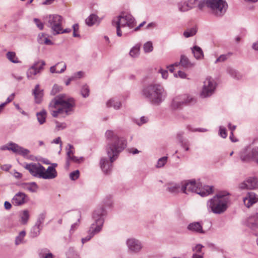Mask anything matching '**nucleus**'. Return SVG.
Here are the masks:
<instances>
[{
  "label": "nucleus",
  "instance_id": "1",
  "mask_svg": "<svg viewBox=\"0 0 258 258\" xmlns=\"http://www.w3.org/2000/svg\"><path fill=\"white\" fill-rule=\"evenodd\" d=\"M105 137L107 140L106 150L109 160L102 157L100 160V166L105 174H109L111 171L112 163L116 160L118 154L125 147V141L119 138L113 131H107Z\"/></svg>",
  "mask_w": 258,
  "mask_h": 258
},
{
  "label": "nucleus",
  "instance_id": "2",
  "mask_svg": "<svg viewBox=\"0 0 258 258\" xmlns=\"http://www.w3.org/2000/svg\"><path fill=\"white\" fill-rule=\"evenodd\" d=\"M75 106V101L74 98L65 94H60L56 96L50 101L49 109L52 116L56 117L59 114H71L73 112Z\"/></svg>",
  "mask_w": 258,
  "mask_h": 258
},
{
  "label": "nucleus",
  "instance_id": "3",
  "mask_svg": "<svg viewBox=\"0 0 258 258\" xmlns=\"http://www.w3.org/2000/svg\"><path fill=\"white\" fill-rule=\"evenodd\" d=\"M141 94L151 104L155 105H159L167 96L163 87L158 84H151L145 86L143 88Z\"/></svg>",
  "mask_w": 258,
  "mask_h": 258
},
{
  "label": "nucleus",
  "instance_id": "4",
  "mask_svg": "<svg viewBox=\"0 0 258 258\" xmlns=\"http://www.w3.org/2000/svg\"><path fill=\"white\" fill-rule=\"evenodd\" d=\"M227 195L221 192L209 200L207 203L208 210L216 214L224 213L228 208L229 198Z\"/></svg>",
  "mask_w": 258,
  "mask_h": 258
},
{
  "label": "nucleus",
  "instance_id": "5",
  "mask_svg": "<svg viewBox=\"0 0 258 258\" xmlns=\"http://www.w3.org/2000/svg\"><path fill=\"white\" fill-rule=\"evenodd\" d=\"M105 214V210L103 207L97 208L93 213V219L94 222L93 223L88 230V235L82 238L83 244L90 240L96 234L99 233L104 223L103 216Z\"/></svg>",
  "mask_w": 258,
  "mask_h": 258
},
{
  "label": "nucleus",
  "instance_id": "6",
  "mask_svg": "<svg viewBox=\"0 0 258 258\" xmlns=\"http://www.w3.org/2000/svg\"><path fill=\"white\" fill-rule=\"evenodd\" d=\"M181 192L186 195L196 193L202 197H206L213 192V186L204 185L197 183L195 180H184L181 182Z\"/></svg>",
  "mask_w": 258,
  "mask_h": 258
},
{
  "label": "nucleus",
  "instance_id": "7",
  "mask_svg": "<svg viewBox=\"0 0 258 258\" xmlns=\"http://www.w3.org/2000/svg\"><path fill=\"white\" fill-rule=\"evenodd\" d=\"M208 8L211 13L218 17L223 16L228 8V4L225 0H209Z\"/></svg>",
  "mask_w": 258,
  "mask_h": 258
},
{
  "label": "nucleus",
  "instance_id": "8",
  "mask_svg": "<svg viewBox=\"0 0 258 258\" xmlns=\"http://www.w3.org/2000/svg\"><path fill=\"white\" fill-rule=\"evenodd\" d=\"M114 23L119 24L122 28L128 27L131 29L134 28L136 25V22L134 17L130 14L123 12L121 14L113 18L112 21V25Z\"/></svg>",
  "mask_w": 258,
  "mask_h": 258
},
{
  "label": "nucleus",
  "instance_id": "9",
  "mask_svg": "<svg viewBox=\"0 0 258 258\" xmlns=\"http://www.w3.org/2000/svg\"><path fill=\"white\" fill-rule=\"evenodd\" d=\"M62 17L58 15H50L47 18V26L51 29L53 35L59 34L61 30Z\"/></svg>",
  "mask_w": 258,
  "mask_h": 258
},
{
  "label": "nucleus",
  "instance_id": "10",
  "mask_svg": "<svg viewBox=\"0 0 258 258\" xmlns=\"http://www.w3.org/2000/svg\"><path fill=\"white\" fill-rule=\"evenodd\" d=\"M216 83L211 77H207L204 82V85L200 95L202 98H206L211 96L216 88Z\"/></svg>",
  "mask_w": 258,
  "mask_h": 258
},
{
  "label": "nucleus",
  "instance_id": "11",
  "mask_svg": "<svg viewBox=\"0 0 258 258\" xmlns=\"http://www.w3.org/2000/svg\"><path fill=\"white\" fill-rule=\"evenodd\" d=\"M45 65V62L43 60L36 61L33 64L28 70L27 77L29 80H33L34 76L40 73L43 70V67Z\"/></svg>",
  "mask_w": 258,
  "mask_h": 258
},
{
  "label": "nucleus",
  "instance_id": "12",
  "mask_svg": "<svg viewBox=\"0 0 258 258\" xmlns=\"http://www.w3.org/2000/svg\"><path fill=\"white\" fill-rule=\"evenodd\" d=\"M23 167L28 170L33 176L41 178L42 171L44 170V167L40 163L25 164Z\"/></svg>",
  "mask_w": 258,
  "mask_h": 258
},
{
  "label": "nucleus",
  "instance_id": "13",
  "mask_svg": "<svg viewBox=\"0 0 258 258\" xmlns=\"http://www.w3.org/2000/svg\"><path fill=\"white\" fill-rule=\"evenodd\" d=\"M244 225L258 235V213L247 217L244 221Z\"/></svg>",
  "mask_w": 258,
  "mask_h": 258
},
{
  "label": "nucleus",
  "instance_id": "14",
  "mask_svg": "<svg viewBox=\"0 0 258 258\" xmlns=\"http://www.w3.org/2000/svg\"><path fill=\"white\" fill-rule=\"evenodd\" d=\"M126 244L129 251L131 252L138 253L143 247L142 243L139 240L134 238L127 239Z\"/></svg>",
  "mask_w": 258,
  "mask_h": 258
},
{
  "label": "nucleus",
  "instance_id": "15",
  "mask_svg": "<svg viewBox=\"0 0 258 258\" xmlns=\"http://www.w3.org/2000/svg\"><path fill=\"white\" fill-rule=\"evenodd\" d=\"M7 150L12 151L13 152L23 156H27L30 153V151L28 149L24 148L13 142L10 143V147L7 148Z\"/></svg>",
  "mask_w": 258,
  "mask_h": 258
},
{
  "label": "nucleus",
  "instance_id": "16",
  "mask_svg": "<svg viewBox=\"0 0 258 258\" xmlns=\"http://www.w3.org/2000/svg\"><path fill=\"white\" fill-rule=\"evenodd\" d=\"M257 187V180L255 177H250L239 184V188L242 189H252Z\"/></svg>",
  "mask_w": 258,
  "mask_h": 258
},
{
  "label": "nucleus",
  "instance_id": "17",
  "mask_svg": "<svg viewBox=\"0 0 258 258\" xmlns=\"http://www.w3.org/2000/svg\"><path fill=\"white\" fill-rule=\"evenodd\" d=\"M258 201V196L253 192H248L243 198L244 205L248 208Z\"/></svg>",
  "mask_w": 258,
  "mask_h": 258
},
{
  "label": "nucleus",
  "instance_id": "18",
  "mask_svg": "<svg viewBox=\"0 0 258 258\" xmlns=\"http://www.w3.org/2000/svg\"><path fill=\"white\" fill-rule=\"evenodd\" d=\"M28 201V196L24 192L17 193L12 200V204L15 206H21Z\"/></svg>",
  "mask_w": 258,
  "mask_h": 258
},
{
  "label": "nucleus",
  "instance_id": "19",
  "mask_svg": "<svg viewBox=\"0 0 258 258\" xmlns=\"http://www.w3.org/2000/svg\"><path fill=\"white\" fill-rule=\"evenodd\" d=\"M189 231L199 234H205V231L203 228V223L201 222H194L189 224L187 226Z\"/></svg>",
  "mask_w": 258,
  "mask_h": 258
},
{
  "label": "nucleus",
  "instance_id": "20",
  "mask_svg": "<svg viewBox=\"0 0 258 258\" xmlns=\"http://www.w3.org/2000/svg\"><path fill=\"white\" fill-rule=\"evenodd\" d=\"M57 176V172L54 167L49 166L46 170L42 171V177L43 179H53Z\"/></svg>",
  "mask_w": 258,
  "mask_h": 258
},
{
  "label": "nucleus",
  "instance_id": "21",
  "mask_svg": "<svg viewBox=\"0 0 258 258\" xmlns=\"http://www.w3.org/2000/svg\"><path fill=\"white\" fill-rule=\"evenodd\" d=\"M252 149L245 148L241 151L240 153V158L243 162H248L251 160H253V154H252Z\"/></svg>",
  "mask_w": 258,
  "mask_h": 258
},
{
  "label": "nucleus",
  "instance_id": "22",
  "mask_svg": "<svg viewBox=\"0 0 258 258\" xmlns=\"http://www.w3.org/2000/svg\"><path fill=\"white\" fill-rule=\"evenodd\" d=\"M166 191L176 195L181 191V182L180 183H171L167 185Z\"/></svg>",
  "mask_w": 258,
  "mask_h": 258
},
{
  "label": "nucleus",
  "instance_id": "23",
  "mask_svg": "<svg viewBox=\"0 0 258 258\" xmlns=\"http://www.w3.org/2000/svg\"><path fill=\"white\" fill-rule=\"evenodd\" d=\"M183 105H184V104L182 95L174 97L171 104V107L173 109H180Z\"/></svg>",
  "mask_w": 258,
  "mask_h": 258
},
{
  "label": "nucleus",
  "instance_id": "24",
  "mask_svg": "<svg viewBox=\"0 0 258 258\" xmlns=\"http://www.w3.org/2000/svg\"><path fill=\"white\" fill-rule=\"evenodd\" d=\"M67 66L66 63L63 62H58L55 66L51 67L50 68V72L51 73H62L66 70Z\"/></svg>",
  "mask_w": 258,
  "mask_h": 258
},
{
  "label": "nucleus",
  "instance_id": "25",
  "mask_svg": "<svg viewBox=\"0 0 258 258\" xmlns=\"http://www.w3.org/2000/svg\"><path fill=\"white\" fill-rule=\"evenodd\" d=\"M33 94L35 96V101L37 103H40L43 96V90L39 88V85L35 86L33 90Z\"/></svg>",
  "mask_w": 258,
  "mask_h": 258
},
{
  "label": "nucleus",
  "instance_id": "26",
  "mask_svg": "<svg viewBox=\"0 0 258 258\" xmlns=\"http://www.w3.org/2000/svg\"><path fill=\"white\" fill-rule=\"evenodd\" d=\"M192 52L194 54V57L197 59H201L204 57V53L201 49V47H200L198 46H194L191 48Z\"/></svg>",
  "mask_w": 258,
  "mask_h": 258
},
{
  "label": "nucleus",
  "instance_id": "27",
  "mask_svg": "<svg viewBox=\"0 0 258 258\" xmlns=\"http://www.w3.org/2000/svg\"><path fill=\"white\" fill-rule=\"evenodd\" d=\"M121 102L116 98L109 100L106 103L108 107H113L115 109H118L121 106Z\"/></svg>",
  "mask_w": 258,
  "mask_h": 258
},
{
  "label": "nucleus",
  "instance_id": "28",
  "mask_svg": "<svg viewBox=\"0 0 258 258\" xmlns=\"http://www.w3.org/2000/svg\"><path fill=\"white\" fill-rule=\"evenodd\" d=\"M178 10L181 12H185L191 10L188 1L180 2L177 4Z\"/></svg>",
  "mask_w": 258,
  "mask_h": 258
},
{
  "label": "nucleus",
  "instance_id": "29",
  "mask_svg": "<svg viewBox=\"0 0 258 258\" xmlns=\"http://www.w3.org/2000/svg\"><path fill=\"white\" fill-rule=\"evenodd\" d=\"M184 105L194 104L197 102L196 98L188 94H182Z\"/></svg>",
  "mask_w": 258,
  "mask_h": 258
},
{
  "label": "nucleus",
  "instance_id": "30",
  "mask_svg": "<svg viewBox=\"0 0 258 258\" xmlns=\"http://www.w3.org/2000/svg\"><path fill=\"white\" fill-rule=\"evenodd\" d=\"M179 63L184 68H188L192 67L194 66V63H192L188 58L184 55H182L180 57V60Z\"/></svg>",
  "mask_w": 258,
  "mask_h": 258
},
{
  "label": "nucleus",
  "instance_id": "31",
  "mask_svg": "<svg viewBox=\"0 0 258 258\" xmlns=\"http://www.w3.org/2000/svg\"><path fill=\"white\" fill-rule=\"evenodd\" d=\"M227 72L234 79L238 80L242 78V76L240 73L231 68H228L227 69Z\"/></svg>",
  "mask_w": 258,
  "mask_h": 258
},
{
  "label": "nucleus",
  "instance_id": "32",
  "mask_svg": "<svg viewBox=\"0 0 258 258\" xmlns=\"http://www.w3.org/2000/svg\"><path fill=\"white\" fill-rule=\"evenodd\" d=\"M98 17L95 14L90 15L85 20L86 25L92 26L95 25L98 21Z\"/></svg>",
  "mask_w": 258,
  "mask_h": 258
},
{
  "label": "nucleus",
  "instance_id": "33",
  "mask_svg": "<svg viewBox=\"0 0 258 258\" xmlns=\"http://www.w3.org/2000/svg\"><path fill=\"white\" fill-rule=\"evenodd\" d=\"M36 116L39 123L40 124H43L46 120V111L45 110H42L36 113Z\"/></svg>",
  "mask_w": 258,
  "mask_h": 258
},
{
  "label": "nucleus",
  "instance_id": "34",
  "mask_svg": "<svg viewBox=\"0 0 258 258\" xmlns=\"http://www.w3.org/2000/svg\"><path fill=\"white\" fill-rule=\"evenodd\" d=\"M46 213L45 212H43L40 213L37 217V220L35 222V225L41 227L42 228L43 224L46 217Z\"/></svg>",
  "mask_w": 258,
  "mask_h": 258
},
{
  "label": "nucleus",
  "instance_id": "35",
  "mask_svg": "<svg viewBox=\"0 0 258 258\" xmlns=\"http://www.w3.org/2000/svg\"><path fill=\"white\" fill-rule=\"evenodd\" d=\"M39 255L40 258H54L52 253L47 248H44L40 250Z\"/></svg>",
  "mask_w": 258,
  "mask_h": 258
},
{
  "label": "nucleus",
  "instance_id": "36",
  "mask_svg": "<svg viewBox=\"0 0 258 258\" xmlns=\"http://www.w3.org/2000/svg\"><path fill=\"white\" fill-rule=\"evenodd\" d=\"M30 217L29 212L28 210L23 211L21 215V222L22 224L25 225L27 223Z\"/></svg>",
  "mask_w": 258,
  "mask_h": 258
},
{
  "label": "nucleus",
  "instance_id": "37",
  "mask_svg": "<svg viewBox=\"0 0 258 258\" xmlns=\"http://www.w3.org/2000/svg\"><path fill=\"white\" fill-rule=\"evenodd\" d=\"M7 58L12 62L18 63L21 62L16 56V53L12 51L8 52L6 54Z\"/></svg>",
  "mask_w": 258,
  "mask_h": 258
},
{
  "label": "nucleus",
  "instance_id": "38",
  "mask_svg": "<svg viewBox=\"0 0 258 258\" xmlns=\"http://www.w3.org/2000/svg\"><path fill=\"white\" fill-rule=\"evenodd\" d=\"M42 228L41 227L34 225L31 229V237L33 238L37 237L40 234V231L42 230Z\"/></svg>",
  "mask_w": 258,
  "mask_h": 258
},
{
  "label": "nucleus",
  "instance_id": "39",
  "mask_svg": "<svg viewBox=\"0 0 258 258\" xmlns=\"http://www.w3.org/2000/svg\"><path fill=\"white\" fill-rule=\"evenodd\" d=\"M140 45L136 44L130 51V55L132 57H137L140 54Z\"/></svg>",
  "mask_w": 258,
  "mask_h": 258
},
{
  "label": "nucleus",
  "instance_id": "40",
  "mask_svg": "<svg viewBox=\"0 0 258 258\" xmlns=\"http://www.w3.org/2000/svg\"><path fill=\"white\" fill-rule=\"evenodd\" d=\"M26 236V232L23 230L21 231L19 235L16 237L15 240V243L16 245H18L21 243H23L24 242V238Z\"/></svg>",
  "mask_w": 258,
  "mask_h": 258
},
{
  "label": "nucleus",
  "instance_id": "41",
  "mask_svg": "<svg viewBox=\"0 0 258 258\" xmlns=\"http://www.w3.org/2000/svg\"><path fill=\"white\" fill-rule=\"evenodd\" d=\"M38 42L40 44H45L46 45H53V43L47 38L44 37V34L39 35Z\"/></svg>",
  "mask_w": 258,
  "mask_h": 258
},
{
  "label": "nucleus",
  "instance_id": "42",
  "mask_svg": "<svg viewBox=\"0 0 258 258\" xmlns=\"http://www.w3.org/2000/svg\"><path fill=\"white\" fill-rule=\"evenodd\" d=\"M197 32L196 28H191L187 29L183 32V36L186 38H188L194 36Z\"/></svg>",
  "mask_w": 258,
  "mask_h": 258
},
{
  "label": "nucleus",
  "instance_id": "43",
  "mask_svg": "<svg viewBox=\"0 0 258 258\" xmlns=\"http://www.w3.org/2000/svg\"><path fill=\"white\" fill-rule=\"evenodd\" d=\"M233 53L232 52H228L226 54H221L219 57H218L215 61V63L219 62H224L229 57H230Z\"/></svg>",
  "mask_w": 258,
  "mask_h": 258
},
{
  "label": "nucleus",
  "instance_id": "44",
  "mask_svg": "<svg viewBox=\"0 0 258 258\" xmlns=\"http://www.w3.org/2000/svg\"><path fill=\"white\" fill-rule=\"evenodd\" d=\"M26 188L32 192H35L38 189V186L35 182H31L26 184Z\"/></svg>",
  "mask_w": 258,
  "mask_h": 258
},
{
  "label": "nucleus",
  "instance_id": "45",
  "mask_svg": "<svg viewBox=\"0 0 258 258\" xmlns=\"http://www.w3.org/2000/svg\"><path fill=\"white\" fill-rule=\"evenodd\" d=\"M143 49L145 53L151 52L153 50V44L151 41H148L145 43L143 46Z\"/></svg>",
  "mask_w": 258,
  "mask_h": 258
},
{
  "label": "nucleus",
  "instance_id": "46",
  "mask_svg": "<svg viewBox=\"0 0 258 258\" xmlns=\"http://www.w3.org/2000/svg\"><path fill=\"white\" fill-rule=\"evenodd\" d=\"M167 161V157L164 156L163 157H161L159 158L157 161V163L156 165L157 168H161L163 167Z\"/></svg>",
  "mask_w": 258,
  "mask_h": 258
},
{
  "label": "nucleus",
  "instance_id": "47",
  "mask_svg": "<svg viewBox=\"0 0 258 258\" xmlns=\"http://www.w3.org/2000/svg\"><path fill=\"white\" fill-rule=\"evenodd\" d=\"M81 93L83 97L86 98L89 95V89L87 85L82 86Z\"/></svg>",
  "mask_w": 258,
  "mask_h": 258
},
{
  "label": "nucleus",
  "instance_id": "48",
  "mask_svg": "<svg viewBox=\"0 0 258 258\" xmlns=\"http://www.w3.org/2000/svg\"><path fill=\"white\" fill-rule=\"evenodd\" d=\"M62 89V88L61 86L55 84L53 86L52 89L51 91V94L52 95H55L56 93L61 91Z\"/></svg>",
  "mask_w": 258,
  "mask_h": 258
},
{
  "label": "nucleus",
  "instance_id": "49",
  "mask_svg": "<svg viewBox=\"0 0 258 258\" xmlns=\"http://www.w3.org/2000/svg\"><path fill=\"white\" fill-rule=\"evenodd\" d=\"M209 0H198L197 7L200 10H202L203 8L206 6L208 7V1Z\"/></svg>",
  "mask_w": 258,
  "mask_h": 258
},
{
  "label": "nucleus",
  "instance_id": "50",
  "mask_svg": "<svg viewBox=\"0 0 258 258\" xmlns=\"http://www.w3.org/2000/svg\"><path fill=\"white\" fill-rule=\"evenodd\" d=\"M253 160L258 164V147L252 149Z\"/></svg>",
  "mask_w": 258,
  "mask_h": 258
},
{
  "label": "nucleus",
  "instance_id": "51",
  "mask_svg": "<svg viewBox=\"0 0 258 258\" xmlns=\"http://www.w3.org/2000/svg\"><path fill=\"white\" fill-rule=\"evenodd\" d=\"M68 258H80L79 255L74 251L73 249H70L67 253Z\"/></svg>",
  "mask_w": 258,
  "mask_h": 258
},
{
  "label": "nucleus",
  "instance_id": "52",
  "mask_svg": "<svg viewBox=\"0 0 258 258\" xmlns=\"http://www.w3.org/2000/svg\"><path fill=\"white\" fill-rule=\"evenodd\" d=\"M80 172L79 171L77 170L71 172L70 174V177L73 180H75L78 179L79 177Z\"/></svg>",
  "mask_w": 258,
  "mask_h": 258
},
{
  "label": "nucleus",
  "instance_id": "53",
  "mask_svg": "<svg viewBox=\"0 0 258 258\" xmlns=\"http://www.w3.org/2000/svg\"><path fill=\"white\" fill-rule=\"evenodd\" d=\"M148 121V117L146 116H142L140 118L139 120H136V123L139 125H141L143 124H144L147 122Z\"/></svg>",
  "mask_w": 258,
  "mask_h": 258
},
{
  "label": "nucleus",
  "instance_id": "54",
  "mask_svg": "<svg viewBox=\"0 0 258 258\" xmlns=\"http://www.w3.org/2000/svg\"><path fill=\"white\" fill-rule=\"evenodd\" d=\"M68 147H69V148H67V159H68L69 158H71V156H72V155H73L74 154V152H73V149H74V147L71 145V144H68Z\"/></svg>",
  "mask_w": 258,
  "mask_h": 258
},
{
  "label": "nucleus",
  "instance_id": "55",
  "mask_svg": "<svg viewBox=\"0 0 258 258\" xmlns=\"http://www.w3.org/2000/svg\"><path fill=\"white\" fill-rule=\"evenodd\" d=\"M73 36L74 37H79L80 34L77 32L79 30V26L78 24H75L73 26Z\"/></svg>",
  "mask_w": 258,
  "mask_h": 258
},
{
  "label": "nucleus",
  "instance_id": "56",
  "mask_svg": "<svg viewBox=\"0 0 258 258\" xmlns=\"http://www.w3.org/2000/svg\"><path fill=\"white\" fill-rule=\"evenodd\" d=\"M180 144L181 147L184 148L186 151H188L189 150V143L187 140H185V141H183Z\"/></svg>",
  "mask_w": 258,
  "mask_h": 258
},
{
  "label": "nucleus",
  "instance_id": "57",
  "mask_svg": "<svg viewBox=\"0 0 258 258\" xmlns=\"http://www.w3.org/2000/svg\"><path fill=\"white\" fill-rule=\"evenodd\" d=\"M14 97L15 93H12L9 97L7 98L5 102L3 103L0 105L3 107V108H4L6 104L11 102L14 99Z\"/></svg>",
  "mask_w": 258,
  "mask_h": 258
},
{
  "label": "nucleus",
  "instance_id": "58",
  "mask_svg": "<svg viewBox=\"0 0 258 258\" xmlns=\"http://www.w3.org/2000/svg\"><path fill=\"white\" fill-rule=\"evenodd\" d=\"M186 128L189 131L191 132H205L207 130L205 128H194L192 129L191 127L189 125L187 126Z\"/></svg>",
  "mask_w": 258,
  "mask_h": 258
},
{
  "label": "nucleus",
  "instance_id": "59",
  "mask_svg": "<svg viewBox=\"0 0 258 258\" xmlns=\"http://www.w3.org/2000/svg\"><path fill=\"white\" fill-rule=\"evenodd\" d=\"M219 135L223 138H226L227 137V135L225 127L220 126Z\"/></svg>",
  "mask_w": 258,
  "mask_h": 258
},
{
  "label": "nucleus",
  "instance_id": "60",
  "mask_svg": "<svg viewBox=\"0 0 258 258\" xmlns=\"http://www.w3.org/2000/svg\"><path fill=\"white\" fill-rule=\"evenodd\" d=\"M34 22L40 30H42L44 27L43 24L37 18L34 19Z\"/></svg>",
  "mask_w": 258,
  "mask_h": 258
},
{
  "label": "nucleus",
  "instance_id": "61",
  "mask_svg": "<svg viewBox=\"0 0 258 258\" xmlns=\"http://www.w3.org/2000/svg\"><path fill=\"white\" fill-rule=\"evenodd\" d=\"M116 27V34L118 37H121L122 36V32L120 28L122 27L119 24L117 23H114L113 25Z\"/></svg>",
  "mask_w": 258,
  "mask_h": 258
},
{
  "label": "nucleus",
  "instance_id": "62",
  "mask_svg": "<svg viewBox=\"0 0 258 258\" xmlns=\"http://www.w3.org/2000/svg\"><path fill=\"white\" fill-rule=\"evenodd\" d=\"M174 76L175 77H179L182 79H185L186 77L185 73L181 71H178L177 74H174Z\"/></svg>",
  "mask_w": 258,
  "mask_h": 258
},
{
  "label": "nucleus",
  "instance_id": "63",
  "mask_svg": "<svg viewBox=\"0 0 258 258\" xmlns=\"http://www.w3.org/2000/svg\"><path fill=\"white\" fill-rule=\"evenodd\" d=\"M183 135H184L183 132H179L177 134V138L178 140L179 143L185 141V140H184L183 138Z\"/></svg>",
  "mask_w": 258,
  "mask_h": 258
},
{
  "label": "nucleus",
  "instance_id": "64",
  "mask_svg": "<svg viewBox=\"0 0 258 258\" xmlns=\"http://www.w3.org/2000/svg\"><path fill=\"white\" fill-rule=\"evenodd\" d=\"M203 247V246L202 245L199 244L195 246L194 247H193L192 250L193 251L196 252L200 253L201 252Z\"/></svg>",
  "mask_w": 258,
  "mask_h": 258
}]
</instances>
